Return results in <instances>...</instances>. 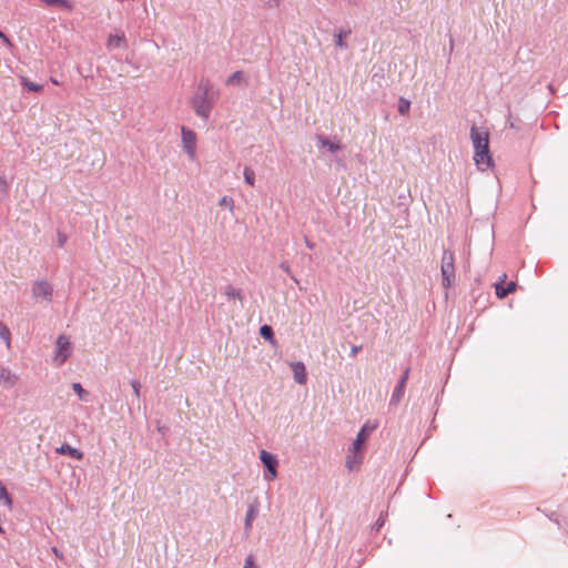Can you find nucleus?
<instances>
[{"mask_svg": "<svg viewBox=\"0 0 568 568\" xmlns=\"http://www.w3.org/2000/svg\"><path fill=\"white\" fill-rule=\"evenodd\" d=\"M470 139L474 146V162L478 170L486 171L494 164L489 152V132L485 128L473 125Z\"/></svg>", "mask_w": 568, "mask_h": 568, "instance_id": "1", "label": "nucleus"}, {"mask_svg": "<svg viewBox=\"0 0 568 568\" xmlns=\"http://www.w3.org/2000/svg\"><path fill=\"white\" fill-rule=\"evenodd\" d=\"M213 103L211 83L209 80H202L199 83L197 93L191 100V105L197 116L207 121L211 115Z\"/></svg>", "mask_w": 568, "mask_h": 568, "instance_id": "2", "label": "nucleus"}, {"mask_svg": "<svg viewBox=\"0 0 568 568\" xmlns=\"http://www.w3.org/2000/svg\"><path fill=\"white\" fill-rule=\"evenodd\" d=\"M442 284L445 288H449L456 278L455 275V256L449 250H445L442 256Z\"/></svg>", "mask_w": 568, "mask_h": 568, "instance_id": "3", "label": "nucleus"}, {"mask_svg": "<svg viewBox=\"0 0 568 568\" xmlns=\"http://www.w3.org/2000/svg\"><path fill=\"white\" fill-rule=\"evenodd\" d=\"M31 296L36 303H50L53 296V285L47 280H37L31 285Z\"/></svg>", "mask_w": 568, "mask_h": 568, "instance_id": "4", "label": "nucleus"}, {"mask_svg": "<svg viewBox=\"0 0 568 568\" xmlns=\"http://www.w3.org/2000/svg\"><path fill=\"white\" fill-rule=\"evenodd\" d=\"M181 141H182V148H183L184 152L186 153L187 158L191 161H195L197 159L196 133L186 126H181Z\"/></svg>", "mask_w": 568, "mask_h": 568, "instance_id": "5", "label": "nucleus"}, {"mask_svg": "<svg viewBox=\"0 0 568 568\" xmlns=\"http://www.w3.org/2000/svg\"><path fill=\"white\" fill-rule=\"evenodd\" d=\"M72 354V344L68 336L60 335L55 341V354L53 362L57 366H61Z\"/></svg>", "mask_w": 568, "mask_h": 568, "instance_id": "6", "label": "nucleus"}, {"mask_svg": "<svg viewBox=\"0 0 568 568\" xmlns=\"http://www.w3.org/2000/svg\"><path fill=\"white\" fill-rule=\"evenodd\" d=\"M260 459L264 467L267 469V474L264 475V478L268 481L276 479L278 466L277 458L267 450H261Z\"/></svg>", "mask_w": 568, "mask_h": 568, "instance_id": "7", "label": "nucleus"}, {"mask_svg": "<svg viewBox=\"0 0 568 568\" xmlns=\"http://www.w3.org/2000/svg\"><path fill=\"white\" fill-rule=\"evenodd\" d=\"M19 375L17 373H14L13 371H11L9 367L7 366H2L0 368V385L6 388V389H10V388H13L18 382H19Z\"/></svg>", "mask_w": 568, "mask_h": 568, "instance_id": "8", "label": "nucleus"}, {"mask_svg": "<svg viewBox=\"0 0 568 568\" xmlns=\"http://www.w3.org/2000/svg\"><path fill=\"white\" fill-rule=\"evenodd\" d=\"M316 141H317L318 149H325L329 153H335V152L342 150L341 141L336 138L331 139L324 134H317Z\"/></svg>", "mask_w": 568, "mask_h": 568, "instance_id": "9", "label": "nucleus"}, {"mask_svg": "<svg viewBox=\"0 0 568 568\" xmlns=\"http://www.w3.org/2000/svg\"><path fill=\"white\" fill-rule=\"evenodd\" d=\"M376 428V425H371L369 423H365L361 430L357 433L355 440L353 442L354 450H362L365 440L368 435Z\"/></svg>", "mask_w": 568, "mask_h": 568, "instance_id": "10", "label": "nucleus"}, {"mask_svg": "<svg viewBox=\"0 0 568 568\" xmlns=\"http://www.w3.org/2000/svg\"><path fill=\"white\" fill-rule=\"evenodd\" d=\"M506 277V274H503L500 281L495 284V292L498 298H505L508 294L515 292L517 287L516 283L513 281L507 283V285L505 286L504 283Z\"/></svg>", "mask_w": 568, "mask_h": 568, "instance_id": "11", "label": "nucleus"}, {"mask_svg": "<svg viewBox=\"0 0 568 568\" xmlns=\"http://www.w3.org/2000/svg\"><path fill=\"white\" fill-rule=\"evenodd\" d=\"M363 462V454L361 450H354V446H352L346 456L345 466L348 470H354L359 467Z\"/></svg>", "mask_w": 568, "mask_h": 568, "instance_id": "12", "label": "nucleus"}, {"mask_svg": "<svg viewBox=\"0 0 568 568\" xmlns=\"http://www.w3.org/2000/svg\"><path fill=\"white\" fill-rule=\"evenodd\" d=\"M258 508H260V504H258L257 499H254L248 505V508H247L246 515H245V521H244V529H245L246 534H248L252 529V523L258 515Z\"/></svg>", "mask_w": 568, "mask_h": 568, "instance_id": "13", "label": "nucleus"}, {"mask_svg": "<svg viewBox=\"0 0 568 568\" xmlns=\"http://www.w3.org/2000/svg\"><path fill=\"white\" fill-rule=\"evenodd\" d=\"M294 381L298 385H304L307 381L305 365L302 362H295L291 364Z\"/></svg>", "mask_w": 568, "mask_h": 568, "instance_id": "14", "label": "nucleus"}, {"mask_svg": "<svg viewBox=\"0 0 568 568\" xmlns=\"http://www.w3.org/2000/svg\"><path fill=\"white\" fill-rule=\"evenodd\" d=\"M106 47L109 50H114L121 47H126L124 33L111 34L108 39Z\"/></svg>", "mask_w": 568, "mask_h": 568, "instance_id": "15", "label": "nucleus"}, {"mask_svg": "<svg viewBox=\"0 0 568 568\" xmlns=\"http://www.w3.org/2000/svg\"><path fill=\"white\" fill-rule=\"evenodd\" d=\"M55 452L60 455H68L78 460L83 458V453L77 448L71 447L69 444H62L55 449Z\"/></svg>", "mask_w": 568, "mask_h": 568, "instance_id": "16", "label": "nucleus"}, {"mask_svg": "<svg viewBox=\"0 0 568 568\" xmlns=\"http://www.w3.org/2000/svg\"><path fill=\"white\" fill-rule=\"evenodd\" d=\"M405 386L406 384L403 381H398L390 397V405H397L400 402L405 393Z\"/></svg>", "mask_w": 568, "mask_h": 568, "instance_id": "17", "label": "nucleus"}, {"mask_svg": "<svg viewBox=\"0 0 568 568\" xmlns=\"http://www.w3.org/2000/svg\"><path fill=\"white\" fill-rule=\"evenodd\" d=\"M223 293L227 298H239L240 301H243V298H244L242 291L239 288H235L232 285L224 286Z\"/></svg>", "mask_w": 568, "mask_h": 568, "instance_id": "18", "label": "nucleus"}, {"mask_svg": "<svg viewBox=\"0 0 568 568\" xmlns=\"http://www.w3.org/2000/svg\"><path fill=\"white\" fill-rule=\"evenodd\" d=\"M0 338L6 343L7 348L11 346V333L8 326L0 322Z\"/></svg>", "mask_w": 568, "mask_h": 568, "instance_id": "19", "label": "nucleus"}, {"mask_svg": "<svg viewBox=\"0 0 568 568\" xmlns=\"http://www.w3.org/2000/svg\"><path fill=\"white\" fill-rule=\"evenodd\" d=\"M351 33V30H339L335 33V45L339 49H346L347 44L344 42L343 38L347 37Z\"/></svg>", "mask_w": 568, "mask_h": 568, "instance_id": "20", "label": "nucleus"}, {"mask_svg": "<svg viewBox=\"0 0 568 568\" xmlns=\"http://www.w3.org/2000/svg\"><path fill=\"white\" fill-rule=\"evenodd\" d=\"M219 205L227 209L231 214L234 213V200L230 195H224L220 199Z\"/></svg>", "mask_w": 568, "mask_h": 568, "instance_id": "21", "label": "nucleus"}, {"mask_svg": "<svg viewBox=\"0 0 568 568\" xmlns=\"http://www.w3.org/2000/svg\"><path fill=\"white\" fill-rule=\"evenodd\" d=\"M243 176H244V182L247 185H250V186L255 185V172L250 166L244 168Z\"/></svg>", "mask_w": 568, "mask_h": 568, "instance_id": "22", "label": "nucleus"}, {"mask_svg": "<svg viewBox=\"0 0 568 568\" xmlns=\"http://www.w3.org/2000/svg\"><path fill=\"white\" fill-rule=\"evenodd\" d=\"M243 80H244V74H243V72H242V71H235L234 73H232V74L227 78V80H226L225 84H226V85H234V84H239V83H241Z\"/></svg>", "mask_w": 568, "mask_h": 568, "instance_id": "23", "label": "nucleus"}, {"mask_svg": "<svg viewBox=\"0 0 568 568\" xmlns=\"http://www.w3.org/2000/svg\"><path fill=\"white\" fill-rule=\"evenodd\" d=\"M41 1L48 6H58V7L67 9L68 11L72 10V6L68 0H41Z\"/></svg>", "mask_w": 568, "mask_h": 568, "instance_id": "24", "label": "nucleus"}, {"mask_svg": "<svg viewBox=\"0 0 568 568\" xmlns=\"http://www.w3.org/2000/svg\"><path fill=\"white\" fill-rule=\"evenodd\" d=\"M0 500H2L4 503V505L8 506L9 508L12 506V499L7 491L6 486L2 484L1 480H0Z\"/></svg>", "mask_w": 568, "mask_h": 568, "instance_id": "25", "label": "nucleus"}, {"mask_svg": "<svg viewBox=\"0 0 568 568\" xmlns=\"http://www.w3.org/2000/svg\"><path fill=\"white\" fill-rule=\"evenodd\" d=\"M21 83H22L23 88H26L28 91L40 92L42 90L41 84H37V83L28 80L27 78H22Z\"/></svg>", "mask_w": 568, "mask_h": 568, "instance_id": "26", "label": "nucleus"}, {"mask_svg": "<svg viewBox=\"0 0 568 568\" xmlns=\"http://www.w3.org/2000/svg\"><path fill=\"white\" fill-rule=\"evenodd\" d=\"M72 389L74 390V393L79 396V398L81 400H87L88 398V392L82 387V385L80 383H73L72 384Z\"/></svg>", "mask_w": 568, "mask_h": 568, "instance_id": "27", "label": "nucleus"}, {"mask_svg": "<svg viewBox=\"0 0 568 568\" xmlns=\"http://www.w3.org/2000/svg\"><path fill=\"white\" fill-rule=\"evenodd\" d=\"M409 110H410V102L404 98H400L398 100V112L402 115H406V114H408Z\"/></svg>", "mask_w": 568, "mask_h": 568, "instance_id": "28", "label": "nucleus"}, {"mask_svg": "<svg viewBox=\"0 0 568 568\" xmlns=\"http://www.w3.org/2000/svg\"><path fill=\"white\" fill-rule=\"evenodd\" d=\"M260 334L263 338L271 341V342L273 341L274 333H273V328L271 326H268V325L261 326Z\"/></svg>", "mask_w": 568, "mask_h": 568, "instance_id": "29", "label": "nucleus"}, {"mask_svg": "<svg viewBox=\"0 0 568 568\" xmlns=\"http://www.w3.org/2000/svg\"><path fill=\"white\" fill-rule=\"evenodd\" d=\"M9 193V183L3 174L0 173V197H6Z\"/></svg>", "mask_w": 568, "mask_h": 568, "instance_id": "30", "label": "nucleus"}, {"mask_svg": "<svg viewBox=\"0 0 568 568\" xmlns=\"http://www.w3.org/2000/svg\"><path fill=\"white\" fill-rule=\"evenodd\" d=\"M130 384H131V386H132V389H133V394H134V396L139 399V398H140V395H141V393H140V389H141V384H140V382H139V381H136V379H132V381L130 382Z\"/></svg>", "mask_w": 568, "mask_h": 568, "instance_id": "31", "label": "nucleus"}, {"mask_svg": "<svg viewBox=\"0 0 568 568\" xmlns=\"http://www.w3.org/2000/svg\"><path fill=\"white\" fill-rule=\"evenodd\" d=\"M280 267H281V268H282V270H283V271H284V272H285V273H286V274H287V275H288V276H290V277L295 282V283H297V280H296V277H294V275L292 274V270H291V267H290V265H288V263H287V262H282V263L280 264Z\"/></svg>", "mask_w": 568, "mask_h": 568, "instance_id": "32", "label": "nucleus"}, {"mask_svg": "<svg viewBox=\"0 0 568 568\" xmlns=\"http://www.w3.org/2000/svg\"><path fill=\"white\" fill-rule=\"evenodd\" d=\"M384 524H385V517L383 514H381V516L377 518L375 524L372 526V529L375 531H379L381 528L384 526Z\"/></svg>", "mask_w": 568, "mask_h": 568, "instance_id": "33", "label": "nucleus"}, {"mask_svg": "<svg viewBox=\"0 0 568 568\" xmlns=\"http://www.w3.org/2000/svg\"><path fill=\"white\" fill-rule=\"evenodd\" d=\"M243 568H258L252 555L246 557Z\"/></svg>", "mask_w": 568, "mask_h": 568, "instance_id": "34", "label": "nucleus"}, {"mask_svg": "<svg viewBox=\"0 0 568 568\" xmlns=\"http://www.w3.org/2000/svg\"><path fill=\"white\" fill-rule=\"evenodd\" d=\"M67 240H68V236L64 233L58 232V245L60 247L64 246Z\"/></svg>", "mask_w": 568, "mask_h": 568, "instance_id": "35", "label": "nucleus"}, {"mask_svg": "<svg viewBox=\"0 0 568 568\" xmlns=\"http://www.w3.org/2000/svg\"><path fill=\"white\" fill-rule=\"evenodd\" d=\"M361 349H362L361 345H353L351 348V356L355 357Z\"/></svg>", "mask_w": 568, "mask_h": 568, "instance_id": "36", "label": "nucleus"}, {"mask_svg": "<svg viewBox=\"0 0 568 568\" xmlns=\"http://www.w3.org/2000/svg\"><path fill=\"white\" fill-rule=\"evenodd\" d=\"M0 39L9 47L12 45L10 39L0 30Z\"/></svg>", "mask_w": 568, "mask_h": 568, "instance_id": "37", "label": "nucleus"}, {"mask_svg": "<svg viewBox=\"0 0 568 568\" xmlns=\"http://www.w3.org/2000/svg\"><path fill=\"white\" fill-rule=\"evenodd\" d=\"M408 376H409V368H406L404 371L403 375L400 376L399 381H403V383L406 384Z\"/></svg>", "mask_w": 568, "mask_h": 568, "instance_id": "38", "label": "nucleus"}, {"mask_svg": "<svg viewBox=\"0 0 568 568\" xmlns=\"http://www.w3.org/2000/svg\"><path fill=\"white\" fill-rule=\"evenodd\" d=\"M305 244L306 246L310 248V250H313L314 248V243L311 242L308 239H305Z\"/></svg>", "mask_w": 568, "mask_h": 568, "instance_id": "39", "label": "nucleus"}, {"mask_svg": "<svg viewBox=\"0 0 568 568\" xmlns=\"http://www.w3.org/2000/svg\"><path fill=\"white\" fill-rule=\"evenodd\" d=\"M52 551L54 552L55 556H60V554L55 547L52 548Z\"/></svg>", "mask_w": 568, "mask_h": 568, "instance_id": "40", "label": "nucleus"}, {"mask_svg": "<svg viewBox=\"0 0 568 568\" xmlns=\"http://www.w3.org/2000/svg\"><path fill=\"white\" fill-rule=\"evenodd\" d=\"M52 83L59 84L58 80L51 79Z\"/></svg>", "mask_w": 568, "mask_h": 568, "instance_id": "41", "label": "nucleus"}]
</instances>
